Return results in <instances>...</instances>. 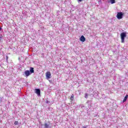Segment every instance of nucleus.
<instances>
[{"label": "nucleus", "mask_w": 128, "mask_h": 128, "mask_svg": "<svg viewBox=\"0 0 128 128\" xmlns=\"http://www.w3.org/2000/svg\"><path fill=\"white\" fill-rule=\"evenodd\" d=\"M80 40L82 42H86V38H84V36H81V37L80 38Z\"/></svg>", "instance_id": "nucleus-5"}, {"label": "nucleus", "mask_w": 128, "mask_h": 128, "mask_svg": "<svg viewBox=\"0 0 128 128\" xmlns=\"http://www.w3.org/2000/svg\"><path fill=\"white\" fill-rule=\"evenodd\" d=\"M81 108H84V105H82Z\"/></svg>", "instance_id": "nucleus-17"}, {"label": "nucleus", "mask_w": 128, "mask_h": 128, "mask_svg": "<svg viewBox=\"0 0 128 128\" xmlns=\"http://www.w3.org/2000/svg\"><path fill=\"white\" fill-rule=\"evenodd\" d=\"M14 124H16V125L18 124V122L16 121L15 122H14Z\"/></svg>", "instance_id": "nucleus-12"}, {"label": "nucleus", "mask_w": 128, "mask_h": 128, "mask_svg": "<svg viewBox=\"0 0 128 128\" xmlns=\"http://www.w3.org/2000/svg\"><path fill=\"white\" fill-rule=\"evenodd\" d=\"M74 94H72L70 97V100H74Z\"/></svg>", "instance_id": "nucleus-9"}, {"label": "nucleus", "mask_w": 128, "mask_h": 128, "mask_svg": "<svg viewBox=\"0 0 128 128\" xmlns=\"http://www.w3.org/2000/svg\"><path fill=\"white\" fill-rule=\"evenodd\" d=\"M88 94L87 93L85 94V98H88Z\"/></svg>", "instance_id": "nucleus-11"}, {"label": "nucleus", "mask_w": 128, "mask_h": 128, "mask_svg": "<svg viewBox=\"0 0 128 128\" xmlns=\"http://www.w3.org/2000/svg\"><path fill=\"white\" fill-rule=\"evenodd\" d=\"M44 128H52L50 125L48 124V123H45L44 124Z\"/></svg>", "instance_id": "nucleus-7"}, {"label": "nucleus", "mask_w": 128, "mask_h": 128, "mask_svg": "<svg viewBox=\"0 0 128 128\" xmlns=\"http://www.w3.org/2000/svg\"><path fill=\"white\" fill-rule=\"evenodd\" d=\"M34 68H30V70H26L24 74L26 76H30L31 74H34Z\"/></svg>", "instance_id": "nucleus-1"}, {"label": "nucleus", "mask_w": 128, "mask_h": 128, "mask_svg": "<svg viewBox=\"0 0 128 128\" xmlns=\"http://www.w3.org/2000/svg\"><path fill=\"white\" fill-rule=\"evenodd\" d=\"M122 16H124L122 12H118L117 13L116 18L118 20H122Z\"/></svg>", "instance_id": "nucleus-3"}, {"label": "nucleus", "mask_w": 128, "mask_h": 128, "mask_svg": "<svg viewBox=\"0 0 128 128\" xmlns=\"http://www.w3.org/2000/svg\"><path fill=\"white\" fill-rule=\"evenodd\" d=\"M128 95L126 94L123 100V102H126V100H128Z\"/></svg>", "instance_id": "nucleus-8"}, {"label": "nucleus", "mask_w": 128, "mask_h": 128, "mask_svg": "<svg viewBox=\"0 0 128 128\" xmlns=\"http://www.w3.org/2000/svg\"><path fill=\"white\" fill-rule=\"evenodd\" d=\"M78 0V2H82V0Z\"/></svg>", "instance_id": "nucleus-14"}, {"label": "nucleus", "mask_w": 128, "mask_h": 128, "mask_svg": "<svg viewBox=\"0 0 128 128\" xmlns=\"http://www.w3.org/2000/svg\"><path fill=\"white\" fill-rule=\"evenodd\" d=\"M89 102H90V101L88 100V101H87L86 104H89Z\"/></svg>", "instance_id": "nucleus-15"}, {"label": "nucleus", "mask_w": 128, "mask_h": 128, "mask_svg": "<svg viewBox=\"0 0 128 128\" xmlns=\"http://www.w3.org/2000/svg\"><path fill=\"white\" fill-rule=\"evenodd\" d=\"M36 92L38 94V96H40V90L36 89Z\"/></svg>", "instance_id": "nucleus-6"}, {"label": "nucleus", "mask_w": 128, "mask_h": 128, "mask_svg": "<svg viewBox=\"0 0 128 128\" xmlns=\"http://www.w3.org/2000/svg\"><path fill=\"white\" fill-rule=\"evenodd\" d=\"M116 2V0H110L111 4H114Z\"/></svg>", "instance_id": "nucleus-10"}, {"label": "nucleus", "mask_w": 128, "mask_h": 128, "mask_svg": "<svg viewBox=\"0 0 128 128\" xmlns=\"http://www.w3.org/2000/svg\"><path fill=\"white\" fill-rule=\"evenodd\" d=\"M2 102V98L0 97V102Z\"/></svg>", "instance_id": "nucleus-13"}, {"label": "nucleus", "mask_w": 128, "mask_h": 128, "mask_svg": "<svg viewBox=\"0 0 128 128\" xmlns=\"http://www.w3.org/2000/svg\"><path fill=\"white\" fill-rule=\"evenodd\" d=\"M46 78L48 79L50 78V77L52 76V74H50V72H47L46 74Z\"/></svg>", "instance_id": "nucleus-4"}, {"label": "nucleus", "mask_w": 128, "mask_h": 128, "mask_svg": "<svg viewBox=\"0 0 128 128\" xmlns=\"http://www.w3.org/2000/svg\"><path fill=\"white\" fill-rule=\"evenodd\" d=\"M126 36V32H122L120 34L121 42L124 44V38Z\"/></svg>", "instance_id": "nucleus-2"}, {"label": "nucleus", "mask_w": 128, "mask_h": 128, "mask_svg": "<svg viewBox=\"0 0 128 128\" xmlns=\"http://www.w3.org/2000/svg\"><path fill=\"white\" fill-rule=\"evenodd\" d=\"M88 128V126H84L82 127V128Z\"/></svg>", "instance_id": "nucleus-16"}]
</instances>
